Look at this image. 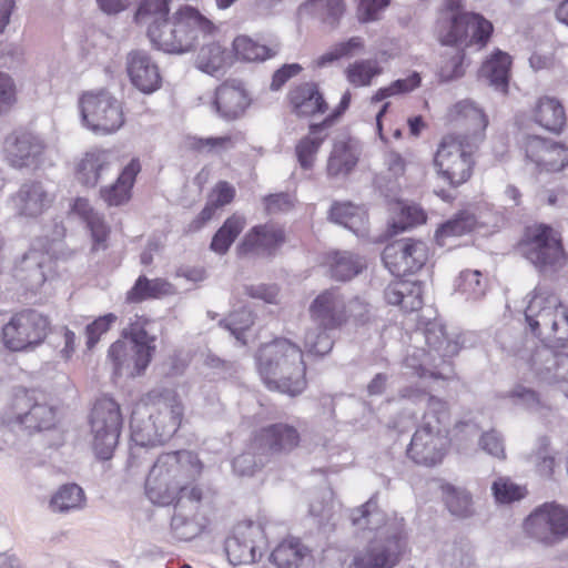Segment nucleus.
I'll return each mask as SVG.
<instances>
[{
    "mask_svg": "<svg viewBox=\"0 0 568 568\" xmlns=\"http://www.w3.org/2000/svg\"><path fill=\"white\" fill-rule=\"evenodd\" d=\"M525 321L542 344L525 341L511 349L518 369L540 384L557 386L568 398V354L547 345L568 342V307L552 290L538 285L527 296Z\"/></svg>",
    "mask_w": 568,
    "mask_h": 568,
    "instance_id": "obj_1",
    "label": "nucleus"
},
{
    "mask_svg": "<svg viewBox=\"0 0 568 568\" xmlns=\"http://www.w3.org/2000/svg\"><path fill=\"white\" fill-rule=\"evenodd\" d=\"M352 525L362 531V544L352 550L351 568H395L408 550L403 519H389L375 498L351 511Z\"/></svg>",
    "mask_w": 568,
    "mask_h": 568,
    "instance_id": "obj_2",
    "label": "nucleus"
},
{
    "mask_svg": "<svg viewBox=\"0 0 568 568\" xmlns=\"http://www.w3.org/2000/svg\"><path fill=\"white\" fill-rule=\"evenodd\" d=\"M203 464L190 450H178L158 457L145 480V494L155 505L169 506L186 499L201 503L203 491L193 483L201 476Z\"/></svg>",
    "mask_w": 568,
    "mask_h": 568,
    "instance_id": "obj_3",
    "label": "nucleus"
},
{
    "mask_svg": "<svg viewBox=\"0 0 568 568\" xmlns=\"http://www.w3.org/2000/svg\"><path fill=\"white\" fill-rule=\"evenodd\" d=\"M308 311L316 327L306 331L304 346L308 353L323 356L333 347V339L327 332L339 329L351 321H362L368 312V305L359 297L346 296L336 287L318 294Z\"/></svg>",
    "mask_w": 568,
    "mask_h": 568,
    "instance_id": "obj_4",
    "label": "nucleus"
},
{
    "mask_svg": "<svg viewBox=\"0 0 568 568\" xmlns=\"http://www.w3.org/2000/svg\"><path fill=\"white\" fill-rule=\"evenodd\" d=\"M183 415L184 405L174 389H153L132 413L131 438L141 447L162 444L176 433Z\"/></svg>",
    "mask_w": 568,
    "mask_h": 568,
    "instance_id": "obj_5",
    "label": "nucleus"
},
{
    "mask_svg": "<svg viewBox=\"0 0 568 568\" xmlns=\"http://www.w3.org/2000/svg\"><path fill=\"white\" fill-rule=\"evenodd\" d=\"M257 368L271 389L296 396L305 386L306 366L298 345L276 338L263 345L256 356Z\"/></svg>",
    "mask_w": 568,
    "mask_h": 568,
    "instance_id": "obj_6",
    "label": "nucleus"
},
{
    "mask_svg": "<svg viewBox=\"0 0 568 568\" xmlns=\"http://www.w3.org/2000/svg\"><path fill=\"white\" fill-rule=\"evenodd\" d=\"M449 419L447 404L440 398L428 396L422 424L415 430L407 448L408 458L425 467L440 464L450 446Z\"/></svg>",
    "mask_w": 568,
    "mask_h": 568,
    "instance_id": "obj_7",
    "label": "nucleus"
},
{
    "mask_svg": "<svg viewBox=\"0 0 568 568\" xmlns=\"http://www.w3.org/2000/svg\"><path fill=\"white\" fill-rule=\"evenodd\" d=\"M423 336L428 351L414 347L404 361V366L412 376L419 378H447L452 372L446 358L453 357L459 351L457 341L447 336L445 326L439 322L428 323L423 333L417 332L415 337Z\"/></svg>",
    "mask_w": 568,
    "mask_h": 568,
    "instance_id": "obj_8",
    "label": "nucleus"
},
{
    "mask_svg": "<svg viewBox=\"0 0 568 568\" xmlns=\"http://www.w3.org/2000/svg\"><path fill=\"white\" fill-rule=\"evenodd\" d=\"M215 31V26L193 7L176 10L162 30L152 29L150 41L168 53L182 54L191 51L201 38Z\"/></svg>",
    "mask_w": 568,
    "mask_h": 568,
    "instance_id": "obj_9",
    "label": "nucleus"
},
{
    "mask_svg": "<svg viewBox=\"0 0 568 568\" xmlns=\"http://www.w3.org/2000/svg\"><path fill=\"white\" fill-rule=\"evenodd\" d=\"M518 247L521 255L542 274L557 273L568 262L561 234L546 224L527 227Z\"/></svg>",
    "mask_w": 568,
    "mask_h": 568,
    "instance_id": "obj_10",
    "label": "nucleus"
},
{
    "mask_svg": "<svg viewBox=\"0 0 568 568\" xmlns=\"http://www.w3.org/2000/svg\"><path fill=\"white\" fill-rule=\"evenodd\" d=\"M478 145L470 143L468 135H445L435 152L434 168L440 179L453 186L469 180L473 173V153Z\"/></svg>",
    "mask_w": 568,
    "mask_h": 568,
    "instance_id": "obj_11",
    "label": "nucleus"
},
{
    "mask_svg": "<svg viewBox=\"0 0 568 568\" xmlns=\"http://www.w3.org/2000/svg\"><path fill=\"white\" fill-rule=\"evenodd\" d=\"M523 534L545 548L568 539V507L556 501L537 506L523 521Z\"/></svg>",
    "mask_w": 568,
    "mask_h": 568,
    "instance_id": "obj_12",
    "label": "nucleus"
},
{
    "mask_svg": "<svg viewBox=\"0 0 568 568\" xmlns=\"http://www.w3.org/2000/svg\"><path fill=\"white\" fill-rule=\"evenodd\" d=\"M81 123L97 135H109L124 124L122 105L104 90L84 92L79 99Z\"/></svg>",
    "mask_w": 568,
    "mask_h": 568,
    "instance_id": "obj_13",
    "label": "nucleus"
},
{
    "mask_svg": "<svg viewBox=\"0 0 568 568\" xmlns=\"http://www.w3.org/2000/svg\"><path fill=\"white\" fill-rule=\"evenodd\" d=\"M123 426L120 405L111 397L103 396L93 405L90 415L92 448L99 459L112 457L119 444Z\"/></svg>",
    "mask_w": 568,
    "mask_h": 568,
    "instance_id": "obj_14",
    "label": "nucleus"
},
{
    "mask_svg": "<svg viewBox=\"0 0 568 568\" xmlns=\"http://www.w3.org/2000/svg\"><path fill=\"white\" fill-rule=\"evenodd\" d=\"M264 528L258 523H239L225 541V551L233 566L257 562L267 549Z\"/></svg>",
    "mask_w": 568,
    "mask_h": 568,
    "instance_id": "obj_15",
    "label": "nucleus"
},
{
    "mask_svg": "<svg viewBox=\"0 0 568 568\" xmlns=\"http://www.w3.org/2000/svg\"><path fill=\"white\" fill-rule=\"evenodd\" d=\"M48 329L49 321L45 316L33 310H26L12 316L3 326L2 339L11 351H23L42 343Z\"/></svg>",
    "mask_w": 568,
    "mask_h": 568,
    "instance_id": "obj_16",
    "label": "nucleus"
},
{
    "mask_svg": "<svg viewBox=\"0 0 568 568\" xmlns=\"http://www.w3.org/2000/svg\"><path fill=\"white\" fill-rule=\"evenodd\" d=\"M493 32V24L484 17L473 12H463L450 18L449 30L440 36L447 45H485Z\"/></svg>",
    "mask_w": 568,
    "mask_h": 568,
    "instance_id": "obj_17",
    "label": "nucleus"
},
{
    "mask_svg": "<svg viewBox=\"0 0 568 568\" xmlns=\"http://www.w3.org/2000/svg\"><path fill=\"white\" fill-rule=\"evenodd\" d=\"M54 265L48 251L31 247L17 261L12 275L26 290L37 292L52 277Z\"/></svg>",
    "mask_w": 568,
    "mask_h": 568,
    "instance_id": "obj_18",
    "label": "nucleus"
},
{
    "mask_svg": "<svg viewBox=\"0 0 568 568\" xmlns=\"http://www.w3.org/2000/svg\"><path fill=\"white\" fill-rule=\"evenodd\" d=\"M300 444V434L291 425L273 424L261 428L253 437L251 448L261 452L268 460L273 456L287 454Z\"/></svg>",
    "mask_w": 568,
    "mask_h": 568,
    "instance_id": "obj_19",
    "label": "nucleus"
},
{
    "mask_svg": "<svg viewBox=\"0 0 568 568\" xmlns=\"http://www.w3.org/2000/svg\"><path fill=\"white\" fill-rule=\"evenodd\" d=\"M54 196L38 181L23 183L10 197L9 205L13 213L23 219H36L43 214L53 203Z\"/></svg>",
    "mask_w": 568,
    "mask_h": 568,
    "instance_id": "obj_20",
    "label": "nucleus"
},
{
    "mask_svg": "<svg viewBox=\"0 0 568 568\" xmlns=\"http://www.w3.org/2000/svg\"><path fill=\"white\" fill-rule=\"evenodd\" d=\"M44 149L43 140L27 131H17L9 134L3 144L8 161L16 168L37 165Z\"/></svg>",
    "mask_w": 568,
    "mask_h": 568,
    "instance_id": "obj_21",
    "label": "nucleus"
},
{
    "mask_svg": "<svg viewBox=\"0 0 568 568\" xmlns=\"http://www.w3.org/2000/svg\"><path fill=\"white\" fill-rule=\"evenodd\" d=\"M251 98L239 80H227L215 90L212 108L224 120L232 121L244 115Z\"/></svg>",
    "mask_w": 568,
    "mask_h": 568,
    "instance_id": "obj_22",
    "label": "nucleus"
},
{
    "mask_svg": "<svg viewBox=\"0 0 568 568\" xmlns=\"http://www.w3.org/2000/svg\"><path fill=\"white\" fill-rule=\"evenodd\" d=\"M118 163L116 153L110 149L92 148L75 165V179L84 186L94 187L103 174Z\"/></svg>",
    "mask_w": 568,
    "mask_h": 568,
    "instance_id": "obj_23",
    "label": "nucleus"
},
{
    "mask_svg": "<svg viewBox=\"0 0 568 568\" xmlns=\"http://www.w3.org/2000/svg\"><path fill=\"white\" fill-rule=\"evenodd\" d=\"M270 561L276 568H314L312 548L298 537L282 539L271 551Z\"/></svg>",
    "mask_w": 568,
    "mask_h": 568,
    "instance_id": "obj_24",
    "label": "nucleus"
},
{
    "mask_svg": "<svg viewBox=\"0 0 568 568\" xmlns=\"http://www.w3.org/2000/svg\"><path fill=\"white\" fill-rule=\"evenodd\" d=\"M285 242L284 230L265 223L252 227L237 246L240 254L270 255Z\"/></svg>",
    "mask_w": 568,
    "mask_h": 568,
    "instance_id": "obj_25",
    "label": "nucleus"
},
{
    "mask_svg": "<svg viewBox=\"0 0 568 568\" xmlns=\"http://www.w3.org/2000/svg\"><path fill=\"white\" fill-rule=\"evenodd\" d=\"M126 70L132 84L144 93L160 88L161 75L158 64L143 50H133L126 57Z\"/></svg>",
    "mask_w": 568,
    "mask_h": 568,
    "instance_id": "obj_26",
    "label": "nucleus"
},
{
    "mask_svg": "<svg viewBox=\"0 0 568 568\" xmlns=\"http://www.w3.org/2000/svg\"><path fill=\"white\" fill-rule=\"evenodd\" d=\"M450 119L463 132L455 136L468 135L470 143L478 145L485 136L488 119L484 111L474 102L465 100L456 103L450 110Z\"/></svg>",
    "mask_w": 568,
    "mask_h": 568,
    "instance_id": "obj_27",
    "label": "nucleus"
},
{
    "mask_svg": "<svg viewBox=\"0 0 568 568\" xmlns=\"http://www.w3.org/2000/svg\"><path fill=\"white\" fill-rule=\"evenodd\" d=\"M174 504L175 511L171 519L172 537L184 542L195 539L206 526V520L199 516L201 503H190L183 499Z\"/></svg>",
    "mask_w": 568,
    "mask_h": 568,
    "instance_id": "obj_28",
    "label": "nucleus"
},
{
    "mask_svg": "<svg viewBox=\"0 0 568 568\" xmlns=\"http://www.w3.org/2000/svg\"><path fill=\"white\" fill-rule=\"evenodd\" d=\"M108 357L112 362L116 376L130 377L142 374L152 359L144 351L133 349L131 345L121 339L110 346Z\"/></svg>",
    "mask_w": 568,
    "mask_h": 568,
    "instance_id": "obj_29",
    "label": "nucleus"
},
{
    "mask_svg": "<svg viewBox=\"0 0 568 568\" xmlns=\"http://www.w3.org/2000/svg\"><path fill=\"white\" fill-rule=\"evenodd\" d=\"M232 52L219 42L203 44L194 59L195 68L210 77L222 78L233 65Z\"/></svg>",
    "mask_w": 568,
    "mask_h": 568,
    "instance_id": "obj_30",
    "label": "nucleus"
},
{
    "mask_svg": "<svg viewBox=\"0 0 568 568\" xmlns=\"http://www.w3.org/2000/svg\"><path fill=\"white\" fill-rule=\"evenodd\" d=\"M140 171V161L132 159L113 184L100 190L102 200L109 206H119L126 203L131 197V190Z\"/></svg>",
    "mask_w": 568,
    "mask_h": 568,
    "instance_id": "obj_31",
    "label": "nucleus"
},
{
    "mask_svg": "<svg viewBox=\"0 0 568 568\" xmlns=\"http://www.w3.org/2000/svg\"><path fill=\"white\" fill-rule=\"evenodd\" d=\"M293 111L300 116H314L327 111V103L315 83L307 82L290 93Z\"/></svg>",
    "mask_w": 568,
    "mask_h": 568,
    "instance_id": "obj_32",
    "label": "nucleus"
},
{
    "mask_svg": "<svg viewBox=\"0 0 568 568\" xmlns=\"http://www.w3.org/2000/svg\"><path fill=\"white\" fill-rule=\"evenodd\" d=\"M344 0H306L297 8L300 18H314L335 28L345 13Z\"/></svg>",
    "mask_w": 568,
    "mask_h": 568,
    "instance_id": "obj_33",
    "label": "nucleus"
},
{
    "mask_svg": "<svg viewBox=\"0 0 568 568\" xmlns=\"http://www.w3.org/2000/svg\"><path fill=\"white\" fill-rule=\"evenodd\" d=\"M71 211L87 223L91 232L93 250H104L110 230L103 216L95 212L89 201L83 197H78L73 201Z\"/></svg>",
    "mask_w": 568,
    "mask_h": 568,
    "instance_id": "obj_34",
    "label": "nucleus"
},
{
    "mask_svg": "<svg viewBox=\"0 0 568 568\" xmlns=\"http://www.w3.org/2000/svg\"><path fill=\"white\" fill-rule=\"evenodd\" d=\"M359 153V148L355 141L351 139L335 141L327 161L328 175L348 174L356 166Z\"/></svg>",
    "mask_w": 568,
    "mask_h": 568,
    "instance_id": "obj_35",
    "label": "nucleus"
},
{
    "mask_svg": "<svg viewBox=\"0 0 568 568\" xmlns=\"http://www.w3.org/2000/svg\"><path fill=\"white\" fill-rule=\"evenodd\" d=\"M534 121L552 133H560L566 125V113L562 104L555 98L541 97L532 110Z\"/></svg>",
    "mask_w": 568,
    "mask_h": 568,
    "instance_id": "obj_36",
    "label": "nucleus"
},
{
    "mask_svg": "<svg viewBox=\"0 0 568 568\" xmlns=\"http://www.w3.org/2000/svg\"><path fill=\"white\" fill-rule=\"evenodd\" d=\"M171 0H141L135 12V22L146 28L150 38L152 29L162 30L168 27Z\"/></svg>",
    "mask_w": 568,
    "mask_h": 568,
    "instance_id": "obj_37",
    "label": "nucleus"
},
{
    "mask_svg": "<svg viewBox=\"0 0 568 568\" xmlns=\"http://www.w3.org/2000/svg\"><path fill=\"white\" fill-rule=\"evenodd\" d=\"M510 64V55L505 52L497 51L483 63L479 69V77L487 81L495 90L506 93L508 89Z\"/></svg>",
    "mask_w": 568,
    "mask_h": 568,
    "instance_id": "obj_38",
    "label": "nucleus"
},
{
    "mask_svg": "<svg viewBox=\"0 0 568 568\" xmlns=\"http://www.w3.org/2000/svg\"><path fill=\"white\" fill-rule=\"evenodd\" d=\"M326 126L322 123L312 124L306 136L302 138L295 146V154L302 169L311 170L314 166L316 155L325 141Z\"/></svg>",
    "mask_w": 568,
    "mask_h": 568,
    "instance_id": "obj_39",
    "label": "nucleus"
},
{
    "mask_svg": "<svg viewBox=\"0 0 568 568\" xmlns=\"http://www.w3.org/2000/svg\"><path fill=\"white\" fill-rule=\"evenodd\" d=\"M173 294H175V287L166 280H148L145 276H140L133 287L126 293V301L139 303L148 298H159Z\"/></svg>",
    "mask_w": 568,
    "mask_h": 568,
    "instance_id": "obj_40",
    "label": "nucleus"
},
{
    "mask_svg": "<svg viewBox=\"0 0 568 568\" xmlns=\"http://www.w3.org/2000/svg\"><path fill=\"white\" fill-rule=\"evenodd\" d=\"M329 216L334 223L343 225L358 236H363L366 232L365 212L351 203L334 204L331 209Z\"/></svg>",
    "mask_w": 568,
    "mask_h": 568,
    "instance_id": "obj_41",
    "label": "nucleus"
},
{
    "mask_svg": "<svg viewBox=\"0 0 568 568\" xmlns=\"http://www.w3.org/2000/svg\"><path fill=\"white\" fill-rule=\"evenodd\" d=\"M148 320L134 315L130 318L128 327L122 332L123 341L133 347V349L144 351L149 356H153L155 351V337L150 335L145 329Z\"/></svg>",
    "mask_w": 568,
    "mask_h": 568,
    "instance_id": "obj_42",
    "label": "nucleus"
},
{
    "mask_svg": "<svg viewBox=\"0 0 568 568\" xmlns=\"http://www.w3.org/2000/svg\"><path fill=\"white\" fill-rule=\"evenodd\" d=\"M85 505L83 489L77 484L61 486L50 499V509L53 513H68L82 509Z\"/></svg>",
    "mask_w": 568,
    "mask_h": 568,
    "instance_id": "obj_43",
    "label": "nucleus"
},
{
    "mask_svg": "<svg viewBox=\"0 0 568 568\" xmlns=\"http://www.w3.org/2000/svg\"><path fill=\"white\" fill-rule=\"evenodd\" d=\"M236 57L247 62H262L276 55L278 48L264 45L246 36L236 37L233 41Z\"/></svg>",
    "mask_w": 568,
    "mask_h": 568,
    "instance_id": "obj_44",
    "label": "nucleus"
},
{
    "mask_svg": "<svg viewBox=\"0 0 568 568\" xmlns=\"http://www.w3.org/2000/svg\"><path fill=\"white\" fill-rule=\"evenodd\" d=\"M455 291L466 301L477 302L486 294L487 281L483 277L481 272L465 270L456 278Z\"/></svg>",
    "mask_w": 568,
    "mask_h": 568,
    "instance_id": "obj_45",
    "label": "nucleus"
},
{
    "mask_svg": "<svg viewBox=\"0 0 568 568\" xmlns=\"http://www.w3.org/2000/svg\"><path fill=\"white\" fill-rule=\"evenodd\" d=\"M246 225L243 215L233 214L217 230L211 242V248L217 254H225L237 235Z\"/></svg>",
    "mask_w": 568,
    "mask_h": 568,
    "instance_id": "obj_46",
    "label": "nucleus"
},
{
    "mask_svg": "<svg viewBox=\"0 0 568 568\" xmlns=\"http://www.w3.org/2000/svg\"><path fill=\"white\" fill-rule=\"evenodd\" d=\"M443 497L449 513L458 518H468L474 514L470 494L463 488L453 485H444Z\"/></svg>",
    "mask_w": 568,
    "mask_h": 568,
    "instance_id": "obj_47",
    "label": "nucleus"
},
{
    "mask_svg": "<svg viewBox=\"0 0 568 568\" xmlns=\"http://www.w3.org/2000/svg\"><path fill=\"white\" fill-rule=\"evenodd\" d=\"M407 250V239L390 243L384 248L382 260L393 275L410 274L405 255Z\"/></svg>",
    "mask_w": 568,
    "mask_h": 568,
    "instance_id": "obj_48",
    "label": "nucleus"
},
{
    "mask_svg": "<svg viewBox=\"0 0 568 568\" xmlns=\"http://www.w3.org/2000/svg\"><path fill=\"white\" fill-rule=\"evenodd\" d=\"M365 261L349 252L336 253L331 265L332 276L337 281H348L359 274Z\"/></svg>",
    "mask_w": 568,
    "mask_h": 568,
    "instance_id": "obj_49",
    "label": "nucleus"
},
{
    "mask_svg": "<svg viewBox=\"0 0 568 568\" xmlns=\"http://www.w3.org/2000/svg\"><path fill=\"white\" fill-rule=\"evenodd\" d=\"M33 403L34 398L26 388H14L7 398V422L20 424Z\"/></svg>",
    "mask_w": 568,
    "mask_h": 568,
    "instance_id": "obj_50",
    "label": "nucleus"
},
{
    "mask_svg": "<svg viewBox=\"0 0 568 568\" xmlns=\"http://www.w3.org/2000/svg\"><path fill=\"white\" fill-rule=\"evenodd\" d=\"M53 408L47 404H41L34 400L19 425L30 432H33L50 428L53 425Z\"/></svg>",
    "mask_w": 568,
    "mask_h": 568,
    "instance_id": "obj_51",
    "label": "nucleus"
},
{
    "mask_svg": "<svg viewBox=\"0 0 568 568\" xmlns=\"http://www.w3.org/2000/svg\"><path fill=\"white\" fill-rule=\"evenodd\" d=\"M382 73V68L376 60H359L348 65L346 78L355 87L369 85L373 78Z\"/></svg>",
    "mask_w": 568,
    "mask_h": 568,
    "instance_id": "obj_52",
    "label": "nucleus"
},
{
    "mask_svg": "<svg viewBox=\"0 0 568 568\" xmlns=\"http://www.w3.org/2000/svg\"><path fill=\"white\" fill-rule=\"evenodd\" d=\"M422 83L420 74L416 71L409 73L406 78L397 79L389 85L381 88L372 98V102H381L387 98L405 94L419 88Z\"/></svg>",
    "mask_w": 568,
    "mask_h": 568,
    "instance_id": "obj_53",
    "label": "nucleus"
},
{
    "mask_svg": "<svg viewBox=\"0 0 568 568\" xmlns=\"http://www.w3.org/2000/svg\"><path fill=\"white\" fill-rule=\"evenodd\" d=\"M508 397L516 404L525 407L526 409L536 413L540 416H545L546 413L550 412V408L544 405L538 394L523 385L515 386L509 393Z\"/></svg>",
    "mask_w": 568,
    "mask_h": 568,
    "instance_id": "obj_54",
    "label": "nucleus"
},
{
    "mask_svg": "<svg viewBox=\"0 0 568 568\" xmlns=\"http://www.w3.org/2000/svg\"><path fill=\"white\" fill-rule=\"evenodd\" d=\"M442 559L449 566L468 567L474 561V551L465 541L447 544L442 550Z\"/></svg>",
    "mask_w": 568,
    "mask_h": 568,
    "instance_id": "obj_55",
    "label": "nucleus"
},
{
    "mask_svg": "<svg viewBox=\"0 0 568 568\" xmlns=\"http://www.w3.org/2000/svg\"><path fill=\"white\" fill-rule=\"evenodd\" d=\"M476 224V219L474 214L468 212H462L457 214L454 219L444 223L437 231L436 237L440 241L444 237L448 236H460L470 232Z\"/></svg>",
    "mask_w": 568,
    "mask_h": 568,
    "instance_id": "obj_56",
    "label": "nucleus"
},
{
    "mask_svg": "<svg viewBox=\"0 0 568 568\" xmlns=\"http://www.w3.org/2000/svg\"><path fill=\"white\" fill-rule=\"evenodd\" d=\"M493 495L499 504H510L523 499L527 490L506 477H499L493 483Z\"/></svg>",
    "mask_w": 568,
    "mask_h": 568,
    "instance_id": "obj_57",
    "label": "nucleus"
},
{
    "mask_svg": "<svg viewBox=\"0 0 568 568\" xmlns=\"http://www.w3.org/2000/svg\"><path fill=\"white\" fill-rule=\"evenodd\" d=\"M270 460L261 452L253 449L236 456L233 460V470L239 476H253Z\"/></svg>",
    "mask_w": 568,
    "mask_h": 568,
    "instance_id": "obj_58",
    "label": "nucleus"
},
{
    "mask_svg": "<svg viewBox=\"0 0 568 568\" xmlns=\"http://www.w3.org/2000/svg\"><path fill=\"white\" fill-rule=\"evenodd\" d=\"M190 146L201 153L220 154L234 148V140L231 135L192 138Z\"/></svg>",
    "mask_w": 568,
    "mask_h": 568,
    "instance_id": "obj_59",
    "label": "nucleus"
},
{
    "mask_svg": "<svg viewBox=\"0 0 568 568\" xmlns=\"http://www.w3.org/2000/svg\"><path fill=\"white\" fill-rule=\"evenodd\" d=\"M425 221L424 212L416 205L400 206L399 214L390 223L392 233L398 234Z\"/></svg>",
    "mask_w": 568,
    "mask_h": 568,
    "instance_id": "obj_60",
    "label": "nucleus"
},
{
    "mask_svg": "<svg viewBox=\"0 0 568 568\" xmlns=\"http://www.w3.org/2000/svg\"><path fill=\"white\" fill-rule=\"evenodd\" d=\"M541 171L558 172L568 165V148L549 140Z\"/></svg>",
    "mask_w": 568,
    "mask_h": 568,
    "instance_id": "obj_61",
    "label": "nucleus"
},
{
    "mask_svg": "<svg viewBox=\"0 0 568 568\" xmlns=\"http://www.w3.org/2000/svg\"><path fill=\"white\" fill-rule=\"evenodd\" d=\"M549 140L536 135L526 136L523 140L521 148L525 151L526 160L536 165L541 171L545 163V152Z\"/></svg>",
    "mask_w": 568,
    "mask_h": 568,
    "instance_id": "obj_62",
    "label": "nucleus"
},
{
    "mask_svg": "<svg viewBox=\"0 0 568 568\" xmlns=\"http://www.w3.org/2000/svg\"><path fill=\"white\" fill-rule=\"evenodd\" d=\"M549 140L536 135L526 136L523 140L521 148L525 151L526 160L536 165L541 171L545 163V152Z\"/></svg>",
    "mask_w": 568,
    "mask_h": 568,
    "instance_id": "obj_63",
    "label": "nucleus"
},
{
    "mask_svg": "<svg viewBox=\"0 0 568 568\" xmlns=\"http://www.w3.org/2000/svg\"><path fill=\"white\" fill-rule=\"evenodd\" d=\"M356 18L361 23H371L382 18L388 0H355Z\"/></svg>",
    "mask_w": 568,
    "mask_h": 568,
    "instance_id": "obj_64",
    "label": "nucleus"
}]
</instances>
